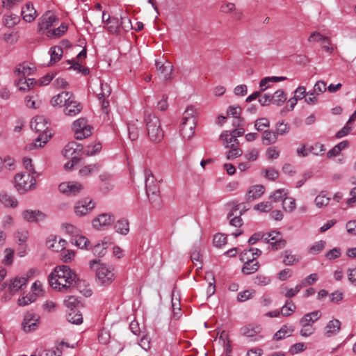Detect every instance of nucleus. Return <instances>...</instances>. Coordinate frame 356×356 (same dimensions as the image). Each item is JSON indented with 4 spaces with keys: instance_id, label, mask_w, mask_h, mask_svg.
Returning a JSON list of instances; mask_svg holds the SVG:
<instances>
[{
    "instance_id": "1",
    "label": "nucleus",
    "mask_w": 356,
    "mask_h": 356,
    "mask_svg": "<svg viewBox=\"0 0 356 356\" xmlns=\"http://www.w3.org/2000/svg\"><path fill=\"white\" fill-rule=\"evenodd\" d=\"M76 275L67 266H59L55 268L49 276L50 286L58 290L72 286Z\"/></svg>"
},
{
    "instance_id": "2",
    "label": "nucleus",
    "mask_w": 356,
    "mask_h": 356,
    "mask_svg": "<svg viewBox=\"0 0 356 356\" xmlns=\"http://www.w3.org/2000/svg\"><path fill=\"white\" fill-rule=\"evenodd\" d=\"M90 268L96 272V280L99 284L108 286L115 280L113 268L102 264L100 260L94 259L90 261Z\"/></svg>"
},
{
    "instance_id": "3",
    "label": "nucleus",
    "mask_w": 356,
    "mask_h": 356,
    "mask_svg": "<svg viewBox=\"0 0 356 356\" xmlns=\"http://www.w3.org/2000/svg\"><path fill=\"white\" fill-rule=\"evenodd\" d=\"M30 126L33 130L40 133L35 140V146L42 147V143L46 144L51 138L52 134L49 129V122L44 117H35L31 121Z\"/></svg>"
},
{
    "instance_id": "4",
    "label": "nucleus",
    "mask_w": 356,
    "mask_h": 356,
    "mask_svg": "<svg viewBox=\"0 0 356 356\" xmlns=\"http://www.w3.org/2000/svg\"><path fill=\"white\" fill-rule=\"evenodd\" d=\"M196 109L192 106H188L185 110L180 128V134L185 139H191L194 134L196 127Z\"/></svg>"
},
{
    "instance_id": "5",
    "label": "nucleus",
    "mask_w": 356,
    "mask_h": 356,
    "mask_svg": "<svg viewBox=\"0 0 356 356\" xmlns=\"http://www.w3.org/2000/svg\"><path fill=\"white\" fill-rule=\"evenodd\" d=\"M146 193L149 202L154 207L160 205L159 186L151 170L144 171Z\"/></svg>"
},
{
    "instance_id": "6",
    "label": "nucleus",
    "mask_w": 356,
    "mask_h": 356,
    "mask_svg": "<svg viewBox=\"0 0 356 356\" xmlns=\"http://www.w3.org/2000/svg\"><path fill=\"white\" fill-rule=\"evenodd\" d=\"M145 122L149 138L152 141L160 142L164 136L160 120L154 114L147 113L145 115Z\"/></svg>"
},
{
    "instance_id": "7",
    "label": "nucleus",
    "mask_w": 356,
    "mask_h": 356,
    "mask_svg": "<svg viewBox=\"0 0 356 356\" xmlns=\"http://www.w3.org/2000/svg\"><path fill=\"white\" fill-rule=\"evenodd\" d=\"M14 186L18 193L23 194L28 191L35 189L36 181L32 175L19 172L14 177Z\"/></svg>"
},
{
    "instance_id": "8",
    "label": "nucleus",
    "mask_w": 356,
    "mask_h": 356,
    "mask_svg": "<svg viewBox=\"0 0 356 356\" xmlns=\"http://www.w3.org/2000/svg\"><path fill=\"white\" fill-rule=\"evenodd\" d=\"M92 127L84 118L76 120L72 124V130L77 140H82L90 136L92 134Z\"/></svg>"
},
{
    "instance_id": "9",
    "label": "nucleus",
    "mask_w": 356,
    "mask_h": 356,
    "mask_svg": "<svg viewBox=\"0 0 356 356\" xmlns=\"http://www.w3.org/2000/svg\"><path fill=\"white\" fill-rule=\"evenodd\" d=\"M82 146L75 141L68 143L63 149V155L65 158L74 160V162L79 161Z\"/></svg>"
},
{
    "instance_id": "10",
    "label": "nucleus",
    "mask_w": 356,
    "mask_h": 356,
    "mask_svg": "<svg viewBox=\"0 0 356 356\" xmlns=\"http://www.w3.org/2000/svg\"><path fill=\"white\" fill-rule=\"evenodd\" d=\"M83 188L82 184L76 181H65L59 184V191L67 195L74 196L79 193Z\"/></svg>"
},
{
    "instance_id": "11",
    "label": "nucleus",
    "mask_w": 356,
    "mask_h": 356,
    "mask_svg": "<svg viewBox=\"0 0 356 356\" xmlns=\"http://www.w3.org/2000/svg\"><path fill=\"white\" fill-rule=\"evenodd\" d=\"M95 207V203L91 199L84 198L76 203L74 213L76 216H83L90 213Z\"/></svg>"
},
{
    "instance_id": "12",
    "label": "nucleus",
    "mask_w": 356,
    "mask_h": 356,
    "mask_svg": "<svg viewBox=\"0 0 356 356\" xmlns=\"http://www.w3.org/2000/svg\"><path fill=\"white\" fill-rule=\"evenodd\" d=\"M111 88L106 83H102L100 85V92L97 93V97L101 104L102 110L107 113V108L109 106L108 98L111 95Z\"/></svg>"
},
{
    "instance_id": "13",
    "label": "nucleus",
    "mask_w": 356,
    "mask_h": 356,
    "mask_svg": "<svg viewBox=\"0 0 356 356\" xmlns=\"http://www.w3.org/2000/svg\"><path fill=\"white\" fill-rule=\"evenodd\" d=\"M39 316L33 312H29L24 315L22 328L26 332L33 331L37 328Z\"/></svg>"
},
{
    "instance_id": "14",
    "label": "nucleus",
    "mask_w": 356,
    "mask_h": 356,
    "mask_svg": "<svg viewBox=\"0 0 356 356\" xmlns=\"http://www.w3.org/2000/svg\"><path fill=\"white\" fill-rule=\"evenodd\" d=\"M242 334L249 338L250 341H256L262 339L260 335L261 327L260 325H248L241 329Z\"/></svg>"
},
{
    "instance_id": "15",
    "label": "nucleus",
    "mask_w": 356,
    "mask_h": 356,
    "mask_svg": "<svg viewBox=\"0 0 356 356\" xmlns=\"http://www.w3.org/2000/svg\"><path fill=\"white\" fill-rule=\"evenodd\" d=\"M55 13L52 11L46 12L39 19L38 30L40 31L47 30L52 26L57 20Z\"/></svg>"
},
{
    "instance_id": "16",
    "label": "nucleus",
    "mask_w": 356,
    "mask_h": 356,
    "mask_svg": "<svg viewBox=\"0 0 356 356\" xmlns=\"http://www.w3.org/2000/svg\"><path fill=\"white\" fill-rule=\"evenodd\" d=\"M268 237H270L268 243L272 250H277L284 248L286 242L282 239L280 233L278 232H272L268 233Z\"/></svg>"
},
{
    "instance_id": "17",
    "label": "nucleus",
    "mask_w": 356,
    "mask_h": 356,
    "mask_svg": "<svg viewBox=\"0 0 356 356\" xmlns=\"http://www.w3.org/2000/svg\"><path fill=\"white\" fill-rule=\"evenodd\" d=\"M74 97V95L69 92H62L57 95L54 96L50 101V104L54 107L65 106L67 103Z\"/></svg>"
},
{
    "instance_id": "18",
    "label": "nucleus",
    "mask_w": 356,
    "mask_h": 356,
    "mask_svg": "<svg viewBox=\"0 0 356 356\" xmlns=\"http://www.w3.org/2000/svg\"><path fill=\"white\" fill-rule=\"evenodd\" d=\"M115 218L109 213H102L93 219L92 225L95 229H99L113 224Z\"/></svg>"
},
{
    "instance_id": "19",
    "label": "nucleus",
    "mask_w": 356,
    "mask_h": 356,
    "mask_svg": "<svg viewBox=\"0 0 356 356\" xmlns=\"http://www.w3.org/2000/svg\"><path fill=\"white\" fill-rule=\"evenodd\" d=\"M82 110V106L79 102H78L74 97L70 100L68 103H67L63 112L65 115L70 117H74L79 114Z\"/></svg>"
},
{
    "instance_id": "20",
    "label": "nucleus",
    "mask_w": 356,
    "mask_h": 356,
    "mask_svg": "<svg viewBox=\"0 0 356 356\" xmlns=\"http://www.w3.org/2000/svg\"><path fill=\"white\" fill-rule=\"evenodd\" d=\"M24 220L30 222L43 220L46 215L39 210H24L22 213Z\"/></svg>"
},
{
    "instance_id": "21",
    "label": "nucleus",
    "mask_w": 356,
    "mask_h": 356,
    "mask_svg": "<svg viewBox=\"0 0 356 356\" xmlns=\"http://www.w3.org/2000/svg\"><path fill=\"white\" fill-rule=\"evenodd\" d=\"M341 323L338 319L330 321L324 327V335L326 337H332L337 335L341 330Z\"/></svg>"
},
{
    "instance_id": "22",
    "label": "nucleus",
    "mask_w": 356,
    "mask_h": 356,
    "mask_svg": "<svg viewBox=\"0 0 356 356\" xmlns=\"http://www.w3.org/2000/svg\"><path fill=\"white\" fill-rule=\"evenodd\" d=\"M245 259H246L247 261H245L242 268V273L243 274L250 275L258 270L260 265L258 261L255 259L254 257L250 258V257L247 256L245 257Z\"/></svg>"
},
{
    "instance_id": "23",
    "label": "nucleus",
    "mask_w": 356,
    "mask_h": 356,
    "mask_svg": "<svg viewBox=\"0 0 356 356\" xmlns=\"http://www.w3.org/2000/svg\"><path fill=\"white\" fill-rule=\"evenodd\" d=\"M155 66L156 70L159 72L161 74H162L165 79H168L170 78V75L173 70V65L171 63L168 61H165V63H162L158 60H155Z\"/></svg>"
},
{
    "instance_id": "24",
    "label": "nucleus",
    "mask_w": 356,
    "mask_h": 356,
    "mask_svg": "<svg viewBox=\"0 0 356 356\" xmlns=\"http://www.w3.org/2000/svg\"><path fill=\"white\" fill-rule=\"evenodd\" d=\"M22 16L26 22H33L37 17V12L31 3H27L22 9Z\"/></svg>"
},
{
    "instance_id": "25",
    "label": "nucleus",
    "mask_w": 356,
    "mask_h": 356,
    "mask_svg": "<svg viewBox=\"0 0 356 356\" xmlns=\"http://www.w3.org/2000/svg\"><path fill=\"white\" fill-rule=\"evenodd\" d=\"M321 316V312L318 310L306 314L300 320V324L302 327H306V325H310L318 320Z\"/></svg>"
},
{
    "instance_id": "26",
    "label": "nucleus",
    "mask_w": 356,
    "mask_h": 356,
    "mask_svg": "<svg viewBox=\"0 0 356 356\" xmlns=\"http://www.w3.org/2000/svg\"><path fill=\"white\" fill-rule=\"evenodd\" d=\"M27 278L24 277H15L13 280H10L8 290L11 294L15 293L19 289L22 288L23 286L26 285L27 282Z\"/></svg>"
},
{
    "instance_id": "27",
    "label": "nucleus",
    "mask_w": 356,
    "mask_h": 356,
    "mask_svg": "<svg viewBox=\"0 0 356 356\" xmlns=\"http://www.w3.org/2000/svg\"><path fill=\"white\" fill-rule=\"evenodd\" d=\"M265 191V188L262 185H254L250 188L248 191V200H254L259 198Z\"/></svg>"
},
{
    "instance_id": "28",
    "label": "nucleus",
    "mask_w": 356,
    "mask_h": 356,
    "mask_svg": "<svg viewBox=\"0 0 356 356\" xmlns=\"http://www.w3.org/2000/svg\"><path fill=\"white\" fill-rule=\"evenodd\" d=\"M0 202L6 207L15 208L18 205L17 199L5 192H0Z\"/></svg>"
},
{
    "instance_id": "29",
    "label": "nucleus",
    "mask_w": 356,
    "mask_h": 356,
    "mask_svg": "<svg viewBox=\"0 0 356 356\" xmlns=\"http://www.w3.org/2000/svg\"><path fill=\"white\" fill-rule=\"evenodd\" d=\"M330 197L325 191H321L315 197L314 204L318 208H323L328 205Z\"/></svg>"
},
{
    "instance_id": "30",
    "label": "nucleus",
    "mask_w": 356,
    "mask_h": 356,
    "mask_svg": "<svg viewBox=\"0 0 356 356\" xmlns=\"http://www.w3.org/2000/svg\"><path fill=\"white\" fill-rule=\"evenodd\" d=\"M220 137L224 140V145L226 148H233L238 143V139L231 134H229L227 131L222 132Z\"/></svg>"
},
{
    "instance_id": "31",
    "label": "nucleus",
    "mask_w": 356,
    "mask_h": 356,
    "mask_svg": "<svg viewBox=\"0 0 356 356\" xmlns=\"http://www.w3.org/2000/svg\"><path fill=\"white\" fill-rule=\"evenodd\" d=\"M35 81L34 79H26L25 77L21 78L17 81V86L19 90L23 92H28L33 88Z\"/></svg>"
},
{
    "instance_id": "32",
    "label": "nucleus",
    "mask_w": 356,
    "mask_h": 356,
    "mask_svg": "<svg viewBox=\"0 0 356 356\" xmlns=\"http://www.w3.org/2000/svg\"><path fill=\"white\" fill-rule=\"evenodd\" d=\"M35 68L30 64L28 63H23L22 64L19 65L17 68H16L15 72L17 74L18 76L26 77V76L32 74Z\"/></svg>"
},
{
    "instance_id": "33",
    "label": "nucleus",
    "mask_w": 356,
    "mask_h": 356,
    "mask_svg": "<svg viewBox=\"0 0 356 356\" xmlns=\"http://www.w3.org/2000/svg\"><path fill=\"white\" fill-rule=\"evenodd\" d=\"M66 241L62 238L57 240L56 238L47 241V245L49 248L56 252H59L65 249Z\"/></svg>"
},
{
    "instance_id": "34",
    "label": "nucleus",
    "mask_w": 356,
    "mask_h": 356,
    "mask_svg": "<svg viewBox=\"0 0 356 356\" xmlns=\"http://www.w3.org/2000/svg\"><path fill=\"white\" fill-rule=\"evenodd\" d=\"M294 329L292 326L283 325L273 336L275 340H281L291 335Z\"/></svg>"
},
{
    "instance_id": "35",
    "label": "nucleus",
    "mask_w": 356,
    "mask_h": 356,
    "mask_svg": "<svg viewBox=\"0 0 356 356\" xmlns=\"http://www.w3.org/2000/svg\"><path fill=\"white\" fill-rule=\"evenodd\" d=\"M277 138L278 136H277L275 131L270 130L264 131L261 136L262 141L266 145L275 143L277 140Z\"/></svg>"
},
{
    "instance_id": "36",
    "label": "nucleus",
    "mask_w": 356,
    "mask_h": 356,
    "mask_svg": "<svg viewBox=\"0 0 356 356\" xmlns=\"http://www.w3.org/2000/svg\"><path fill=\"white\" fill-rule=\"evenodd\" d=\"M115 229L118 233L127 235L129 232V224L127 220L121 219L115 224Z\"/></svg>"
},
{
    "instance_id": "37",
    "label": "nucleus",
    "mask_w": 356,
    "mask_h": 356,
    "mask_svg": "<svg viewBox=\"0 0 356 356\" xmlns=\"http://www.w3.org/2000/svg\"><path fill=\"white\" fill-rule=\"evenodd\" d=\"M108 248V243L106 241H102L95 245L92 249V251L95 255L98 257H103L106 253Z\"/></svg>"
},
{
    "instance_id": "38",
    "label": "nucleus",
    "mask_w": 356,
    "mask_h": 356,
    "mask_svg": "<svg viewBox=\"0 0 356 356\" xmlns=\"http://www.w3.org/2000/svg\"><path fill=\"white\" fill-rule=\"evenodd\" d=\"M271 98L274 104L280 106L286 100V95L283 90H278L271 95Z\"/></svg>"
},
{
    "instance_id": "39",
    "label": "nucleus",
    "mask_w": 356,
    "mask_h": 356,
    "mask_svg": "<svg viewBox=\"0 0 356 356\" xmlns=\"http://www.w3.org/2000/svg\"><path fill=\"white\" fill-rule=\"evenodd\" d=\"M50 63H55L58 62L62 57L63 49L60 47L54 46L50 49Z\"/></svg>"
},
{
    "instance_id": "40",
    "label": "nucleus",
    "mask_w": 356,
    "mask_h": 356,
    "mask_svg": "<svg viewBox=\"0 0 356 356\" xmlns=\"http://www.w3.org/2000/svg\"><path fill=\"white\" fill-rule=\"evenodd\" d=\"M69 322L73 324L79 325L83 322L82 314L79 312L71 311L67 316Z\"/></svg>"
},
{
    "instance_id": "41",
    "label": "nucleus",
    "mask_w": 356,
    "mask_h": 356,
    "mask_svg": "<svg viewBox=\"0 0 356 356\" xmlns=\"http://www.w3.org/2000/svg\"><path fill=\"white\" fill-rule=\"evenodd\" d=\"M270 282V277L263 274H258L253 278V283L261 286H267Z\"/></svg>"
},
{
    "instance_id": "42",
    "label": "nucleus",
    "mask_w": 356,
    "mask_h": 356,
    "mask_svg": "<svg viewBox=\"0 0 356 356\" xmlns=\"http://www.w3.org/2000/svg\"><path fill=\"white\" fill-rule=\"evenodd\" d=\"M137 123L138 120H136V122L128 124L129 137L132 141L136 140L139 135V128Z\"/></svg>"
},
{
    "instance_id": "43",
    "label": "nucleus",
    "mask_w": 356,
    "mask_h": 356,
    "mask_svg": "<svg viewBox=\"0 0 356 356\" xmlns=\"http://www.w3.org/2000/svg\"><path fill=\"white\" fill-rule=\"evenodd\" d=\"M329 38L323 35L321 33L318 31H314L311 33V35L308 38V42H321L323 43V42H328Z\"/></svg>"
},
{
    "instance_id": "44",
    "label": "nucleus",
    "mask_w": 356,
    "mask_h": 356,
    "mask_svg": "<svg viewBox=\"0 0 356 356\" xmlns=\"http://www.w3.org/2000/svg\"><path fill=\"white\" fill-rule=\"evenodd\" d=\"M283 209L288 212L293 211L296 207V200L293 197H284L282 203Z\"/></svg>"
},
{
    "instance_id": "45",
    "label": "nucleus",
    "mask_w": 356,
    "mask_h": 356,
    "mask_svg": "<svg viewBox=\"0 0 356 356\" xmlns=\"http://www.w3.org/2000/svg\"><path fill=\"white\" fill-rule=\"evenodd\" d=\"M17 241L20 245H22V251L19 252L20 257H24L26 254V245L25 243L28 238V233L27 232H19L17 234Z\"/></svg>"
},
{
    "instance_id": "46",
    "label": "nucleus",
    "mask_w": 356,
    "mask_h": 356,
    "mask_svg": "<svg viewBox=\"0 0 356 356\" xmlns=\"http://www.w3.org/2000/svg\"><path fill=\"white\" fill-rule=\"evenodd\" d=\"M270 127V121L266 118L257 119L254 122V127L258 131H262Z\"/></svg>"
},
{
    "instance_id": "47",
    "label": "nucleus",
    "mask_w": 356,
    "mask_h": 356,
    "mask_svg": "<svg viewBox=\"0 0 356 356\" xmlns=\"http://www.w3.org/2000/svg\"><path fill=\"white\" fill-rule=\"evenodd\" d=\"M296 310V305L291 302L287 300L286 304L282 307L281 312L284 316H290Z\"/></svg>"
},
{
    "instance_id": "48",
    "label": "nucleus",
    "mask_w": 356,
    "mask_h": 356,
    "mask_svg": "<svg viewBox=\"0 0 356 356\" xmlns=\"http://www.w3.org/2000/svg\"><path fill=\"white\" fill-rule=\"evenodd\" d=\"M191 261L193 263L194 266H196L197 269H202V259L199 250L195 249L193 251L191 254Z\"/></svg>"
},
{
    "instance_id": "49",
    "label": "nucleus",
    "mask_w": 356,
    "mask_h": 356,
    "mask_svg": "<svg viewBox=\"0 0 356 356\" xmlns=\"http://www.w3.org/2000/svg\"><path fill=\"white\" fill-rule=\"evenodd\" d=\"M245 211V209H243L242 210L239 211L238 215L236 214L234 216L229 218L230 219V225L236 227H241L243 225V220L241 216L243 215Z\"/></svg>"
},
{
    "instance_id": "50",
    "label": "nucleus",
    "mask_w": 356,
    "mask_h": 356,
    "mask_svg": "<svg viewBox=\"0 0 356 356\" xmlns=\"http://www.w3.org/2000/svg\"><path fill=\"white\" fill-rule=\"evenodd\" d=\"M241 108L239 106H229L227 110V115H232V117L237 119V122H234V124L239 125L241 120L239 118Z\"/></svg>"
},
{
    "instance_id": "51",
    "label": "nucleus",
    "mask_w": 356,
    "mask_h": 356,
    "mask_svg": "<svg viewBox=\"0 0 356 356\" xmlns=\"http://www.w3.org/2000/svg\"><path fill=\"white\" fill-rule=\"evenodd\" d=\"M19 21V18L17 15L10 14L4 17V24L8 27H13Z\"/></svg>"
},
{
    "instance_id": "52",
    "label": "nucleus",
    "mask_w": 356,
    "mask_h": 356,
    "mask_svg": "<svg viewBox=\"0 0 356 356\" xmlns=\"http://www.w3.org/2000/svg\"><path fill=\"white\" fill-rule=\"evenodd\" d=\"M275 131L277 136L278 135H285L289 131V126L284 123V121L279 122L276 124Z\"/></svg>"
},
{
    "instance_id": "53",
    "label": "nucleus",
    "mask_w": 356,
    "mask_h": 356,
    "mask_svg": "<svg viewBox=\"0 0 356 356\" xmlns=\"http://www.w3.org/2000/svg\"><path fill=\"white\" fill-rule=\"evenodd\" d=\"M325 245V242L324 241H317L310 247L309 252L312 254H317L324 249Z\"/></svg>"
},
{
    "instance_id": "54",
    "label": "nucleus",
    "mask_w": 356,
    "mask_h": 356,
    "mask_svg": "<svg viewBox=\"0 0 356 356\" xmlns=\"http://www.w3.org/2000/svg\"><path fill=\"white\" fill-rule=\"evenodd\" d=\"M79 303L80 302L78 298L74 296H70L65 300V306L71 311L74 310Z\"/></svg>"
},
{
    "instance_id": "55",
    "label": "nucleus",
    "mask_w": 356,
    "mask_h": 356,
    "mask_svg": "<svg viewBox=\"0 0 356 356\" xmlns=\"http://www.w3.org/2000/svg\"><path fill=\"white\" fill-rule=\"evenodd\" d=\"M229 150L226 153V158L228 160L234 159L237 158L243 154V151L241 148H238L237 146H234L233 148H229Z\"/></svg>"
},
{
    "instance_id": "56",
    "label": "nucleus",
    "mask_w": 356,
    "mask_h": 356,
    "mask_svg": "<svg viewBox=\"0 0 356 356\" xmlns=\"http://www.w3.org/2000/svg\"><path fill=\"white\" fill-rule=\"evenodd\" d=\"M254 293H255V291L254 290H245V291L238 293L237 300L238 302L246 301V300L250 299Z\"/></svg>"
},
{
    "instance_id": "57",
    "label": "nucleus",
    "mask_w": 356,
    "mask_h": 356,
    "mask_svg": "<svg viewBox=\"0 0 356 356\" xmlns=\"http://www.w3.org/2000/svg\"><path fill=\"white\" fill-rule=\"evenodd\" d=\"M5 255L2 259V263L4 265L10 266L12 264L14 257V251L10 248H6L5 250Z\"/></svg>"
},
{
    "instance_id": "58",
    "label": "nucleus",
    "mask_w": 356,
    "mask_h": 356,
    "mask_svg": "<svg viewBox=\"0 0 356 356\" xmlns=\"http://www.w3.org/2000/svg\"><path fill=\"white\" fill-rule=\"evenodd\" d=\"M318 279V275L317 273H312L306 277L304 280H302L300 282V284L302 287H305L307 286H309L316 282Z\"/></svg>"
},
{
    "instance_id": "59",
    "label": "nucleus",
    "mask_w": 356,
    "mask_h": 356,
    "mask_svg": "<svg viewBox=\"0 0 356 356\" xmlns=\"http://www.w3.org/2000/svg\"><path fill=\"white\" fill-rule=\"evenodd\" d=\"M36 299V297L33 294L27 295L26 296H23L18 299V305L24 307L30 303L34 302Z\"/></svg>"
},
{
    "instance_id": "60",
    "label": "nucleus",
    "mask_w": 356,
    "mask_h": 356,
    "mask_svg": "<svg viewBox=\"0 0 356 356\" xmlns=\"http://www.w3.org/2000/svg\"><path fill=\"white\" fill-rule=\"evenodd\" d=\"M102 149V145L99 143H96L93 145H88L86 148V153L88 156H92L99 152Z\"/></svg>"
},
{
    "instance_id": "61",
    "label": "nucleus",
    "mask_w": 356,
    "mask_h": 356,
    "mask_svg": "<svg viewBox=\"0 0 356 356\" xmlns=\"http://www.w3.org/2000/svg\"><path fill=\"white\" fill-rule=\"evenodd\" d=\"M296 261H298V259H296V256L292 254L290 251L286 250L284 252L283 263L285 265L291 266Z\"/></svg>"
},
{
    "instance_id": "62",
    "label": "nucleus",
    "mask_w": 356,
    "mask_h": 356,
    "mask_svg": "<svg viewBox=\"0 0 356 356\" xmlns=\"http://www.w3.org/2000/svg\"><path fill=\"white\" fill-rule=\"evenodd\" d=\"M67 26L65 25L64 24H62L57 29H53V31L51 32L49 31L47 36L48 37H51V36L59 37V36L62 35L67 31Z\"/></svg>"
},
{
    "instance_id": "63",
    "label": "nucleus",
    "mask_w": 356,
    "mask_h": 356,
    "mask_svg": "<svg viewBox=\"0 0 356 356\" xmlns=\"http://www.w3.org/2000/svg\"><path fill=\"white\" fill-rule=\"evenodd\" d=\"M272 204L269 202H262L254 207L255 210L259 211L261 212H268L272 209Z\"/></svg>"
},
{
    "instance_id": "64",
    "label": "nucleus",
    "mask_w": 356,
    "mask_h": 356,
    "mask_svg": "<svg viewBox=\"0 0 356 356\" xmlns=\"http://www.w3.org/2000/svg\"><path fill=\"white\" fill-rule=\"evenodd\" d=\"M227 242V238L222 234H217L213 236V243L215 246L220 248Z\"/></svg>"
}]
</instances>
